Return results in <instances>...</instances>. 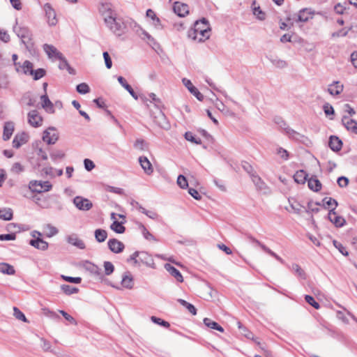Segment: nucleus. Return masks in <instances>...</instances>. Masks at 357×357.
Returning a JSON list of instances; mask_svg holds the SVG:
<instances>
[{"label":"nucleus","instance_id":"ea45409f","mask_svg":"<svg viewBox=\"0 0 357 357\" xmlns=\"http://www.w3.org/2000/svg\"><path fill=\"white\" fill-rule=\"evenodd\" d=\"M177 301L181 305L185 307L189 311V312H190L192 315H196L197 314V309H196V307L192 304L187 302L186 301H185V300H183L182 298H178L177 300Z\"/></svg>","mask_w":357,"mask_h":357},{"label":"nucleus","instance_id":"052dcab7","mask_svg":"<svg viewBox=\"0 0 357 357\" xmlns=\"http://www.w3.org/2000/svg\"><path fill=\"white\" fill-rule=\"evenodd\" d=\"M177 184L182 189H185L186 188L188 187V181H187L186 178H185V176H184L182 174H180L178 176V178H177Z\"/></svg>","mask_w":357,"mask_h":357},{"label":"nucleus","instance_id":"37998d69","mask_svg":"<svg viewBox=\"0 0 357 357\" xmlns=\"http://www.w3.org/2000/svg\"><path fill=\"white\" fill-rule=\"evenodd\" d=\"M46 74V70L44 68H38L37 70H31L30 75L33 76L34 80H38L43 77Z\"/></svg>","mask_w":357,"mask_h":357},{"label":"nucleus","instance_id":"338daca9","mask_svg":"<svg viewBox=\"0 0 357 357\" xmlns=\"http://www.w3.org/2000/svg\"><path fill=\"white\" fill-rule=\"evenodd\" d=\"M253 14L260 20H264L266 17L265 13L260 9L259 6L253 8Z\"/></svg>","mask_w":357,"mask_h":357},{"label":"nucleus","instance_id":"bb28decb","mask_svg":"<svg viewBox=\"0 0 357 357\" xmlns=\"http://www.w3.org/2000/svg\"><path fill=\"white\" fill-rule=\"evenodd\" d=\"M165 268L169 273L172 276L174 277L178 282H182L183 281V278L181 272L174 266L170 264H166L165 265Z\"/></svg>","mask_w":357,"mask_h":357},{"label":"nucleus","instance_id":"3c124183","mask_svg":"<svg viewBox=\"0 0 357 357\" xmlns=\"http://www.w3.org/2000/svg\"><path fill=\"white\" fill-rule=\"evenodd\" d=\"M64 156V153L61 150L53 151L50 153V158L54 162L63 158Z\"/></svg>","mask_w":357,"mask_h":357},{"label":"nucleus","instance_id":"a19ab883","mask_svg":"<svg viewBox=\"0 0 357 357\" xmlns=\"http://www.w3.org/2000/svg\"><path fill=\"white\" fill-rule=\"evenodd\" d=\"M323 202V206L326 209H328L331 206H333V208H336V207L338 206V202L336 199L331 198V197H325L322 200Z\"/></svg>","mask_w":357,"mask_h":357},{"label":"nucleus","instance_id":"7ed1b4c3","mask_svg":"<svg viewBox=\"0 0 357 357\" xmlns=\"http://www.w3.org/2000/svg\"><path fill=\"white\" fill-rule=\"evenodd\" d=\"M194 29L199 35L198 42H204L210 37L211 28L208 21L203 17L194 24Z\"/></svg>","mask_w":357,"mask_h":357},{"label":"nucleus","instance_id":"cd10ccee","mask_svg":"<svg viewBox=\"0 0 357 357\" xmlns=\"http://www.w3.org/2000/svg\"><path fill=\"white\" fill-rule=\"evenodd\" d=\"M271 63L278 68H284L287 66V62L284 60L279 59L277 56L269 55L266 56Z\"/></svg>","mask_w":357,"mask_h":357},{"label":"nucleus","instance_id":"e2e57ef3","mask_svg":"<svg viewBox=\"0 0 357 357\" xmlns=\"http://www.w3.org/2000/svg\"><path fill=\"white\" fill-rule=\"evenodd\" d=\"M274 121L276 124H278L280 126V128H282L284 130L285 133L287 132V128H290L287 126L285 121H284L283 119L280 116L275 117Z\"/></svg>","mask_w":357,"mask_h":357},{"label":"nucleus","instance_id":"de8ad7c7","mask_svg":"<svg viewBox=\"0 0 357 357\" xmlns=\"http://www.w3.org/2000/svg\"><path fill=\"white\" fill-rule=\"evenodd\" d=\"M13 315L18 320L24 322H28L24 314L17 307H13Z\"/></svg>","mask_w":357,"mask_h":357},{"label":"nucleus","instance_id":"774afa93","mask_svg":"<svg viewBox=\"0 0 357 357\" xmlns=\"http://www.w3.org/2000/svg\"><path fill=\"white\" fill-rule=\"evenodd\" d=\"M59 313L70 323L77 325V321L75 319L74 317H73L71 315L68 314L66 311L60 310H59Z\"/></svg>","mask_w":357,"mask_h":357},{"label":"nucleus","instance_id":"1a4fd4ad","mask_svg":"<svg viewBox=\"0 0 357 357\" xmlns=\"http://www.w3.org/2000/svg\"><path fill=\"white\" fill-rule=\"evenodd\" d=\"M75 206L81 211H89L93 207V204L86 198L77 196L73 199Z\"/></svg>","mask_w":357,"mask_h":357},{"label":"nucleus","instance_id":"a211bd4d","mask_svg":"<svg viewBox=\"0 0 357 357\" xmlns=\"http://www.w3.org/2000/svg\"><path fill=\"white\" fill-rule=\"evenodd\" d=\"M342 123L347 130L351 131L354 134H357L356 121L349 119L347 116H344L342 119Z\"/></svg>","mask_w":357,"mask_h":357},{"label":"nucleus","instance_id":"5701e85b","mask_svg":"<svg viewBox=\"0 0 357 357\" xmlns=\"http://www.w3.org/2000/svg\"><path fill=\"white\" fill-rule=\"evenodd\" d=\"M155 122L164 130H169L170 128V124L161 109H160L159 114L155 117Z\"/></svg>","mask_w":357,"mask_h":357},{"label":"nucleus","instance_id":"a878e982","mask_svg":"<svg viewBox=\"0 0 357 357\" xmlns=\"http://www.w3.org/2000/svg\"><path fill=\"white\" fill-rule=\"evenodd\" d=\"M28 138V135L25 132L16 135L13 140V146L15 149H19L22 144L27 142Z\"/></svg>","mask_w":357,"mask_h":357},{"label":"nucleus","instance_id":"6e6552de","mask_svg":"<svg viewBox=\"0 0 357 357\" xmlns=\"http://www.w3.org/2000/svg\"><path fill=\"white\" fill-rule=\"evenodd\" d=\"M327 218L336 227H342L346 224L345 219L342 216L337 214L335 211V208H332L328 211Z\"/></svg>","mask_w":357,"mask_h":357},{"label":"nucleus","instance_id":"9b49d317","mask_svg":"<svg viewBox=\"0 0 357 357\" xmlns=\"http://www.w3.org/2000/svg\"><path fill=\"white\" fill-rule=\"evenodd\" d=\"M44 10L45 12V16L47 19V23L50 26H54L57 23L56 15L54 9L49 3H46L44 5Z\"/></svg>","mask_w":357,"mask_h":357},{"label":"nucleus","instance_id":"473e14b6","mask_svg":"<svg viewBox=\"0 0 357 357\" xmlns=\"http://www.w3.org/2000/svg\"><path fill=\"white\" fill-rule=\"evenodd\" d=\"M312 14L313 13L311 12L310 9L303 8L299 11L297 21L301 22H306L309 20V19L312 17Z\"/></svg>","mask_w":357,"mask_h":357},{"label":"nucleus","instance_id":"603ef678","mask_svg":"<svg viewBox=\"0 0 357 357\" xmlns=\"http://www.w3.org/2000/svg\"><path fill=\"white\" fill-rule=\"evenodd\" d=\"M333 245L342 253L344 256H348L349 252L347 250L346 248L340 242L336 240L333 241Z\"/></svg>","mask_w":357,"mask_h":357},{"label":"nucleus","instance_id":"4c0bfd02","mask_svg":"<svg viewBox=\"0 0 357 357\" xmlns=\"http://www.w3.org/2000/svg\"><path fill=\"white\" fill-rule=\"evenodd\" d=\"M0 272L10 275L15 273V268L13 266L3 262L0 263Z\"/></svg>","mask_w":357,"mask_h":357},{"label":"nucleus","instance_id":"79ce46f5","mask_svg":"<svg viewBox=\"0 0 357 357\" xmlns=\"http://www.w3.org/2000/svg\"><path fill=\"white\" fill-rule=\"evenodd\" d=\"M22 101L29 107L36 105V100L31 96L30 92L25 93L22 98Z\"/></svg>","mask_w":357,"mask_h":357},{"label":"nucleus","instance_id":"7c9ffc66","mask_svg":"<svg viewBox=\"0 0 357 357\" xmlns=\"http://www.w3.org/2000/svg\"><path fill=\"white\" fill-rule=\"evenodd\" d=\"M57 60H59V68L60 70L66 69L70 75H74L76 74V70L70 66L69 63L68 62L67 59L64 57L63 55H62L61 59H58Z\"/></svg>","mask_w":357,"mask_h":357},{"label":"nucleus","instance_id":"f8f14e48","mask_svg":"<svg viewBox=\"0 0 357 357\" xmlns=\"http://www.w3.org/2000/svg\"><path fill=\"white\" fill-rule=\"evenodd\" d=\"M43 48L49 59L53 60L62 58L63 54L60 52L54 45L44 44Z\"/></svg>","mask_w":357,"mask_h":357},{"label":"nucleus","instance_id":"412c9836","mask_svg":"<svg viewBox=\"0 0 357 357\" xmlns=\"http://www.w3.org/2000/svg\"><path fill=\"white\" fill-rule=\"evenodd\" d=\"M121 284L122 287L128 289L133 288L134 279L130 271H126L123 274Z\"/></svg>","mask_w":357,"mask_h":357},{"label":"nucleus","instance_id":"49530a36","mask_svg":"<svg viewBox=\"0 0 357 357\" xmlns=\"http://www.w3.org/2000/svg\"><path fill=\"white\" fill-rule=\"evenodd\" d=\"M139 228L142 229V234L146 240H149V241L152 240L154 241H157L156 238H155V236L148 231V229L146 228V227L143 224H142V223L140 224Z\"/></svg>","mask_w":357,"mask_h":357},{"label":"nucleus","instance_id":"39448f33","mask_svg":"<svg viewBox=\"0 0 357 357\" xmlns=\"http://www.w3.org/2000/svg\"><path fill=\"white\" fill-rule=\"evenodd\" d=\"M83 268L91 274L97 276L102 282H105L107 284H109V281L107 279L105 278L101 268H99L97 265L89 261H86L83 264Z\"/></svg>","mask_w":357,"mask_h":357},{"label":"nucleus","instance_id":"4d7b16f0","mask_svg":"<svg viewBox=\"0 0 357 357\" xmlns=\"http://www.w3.org/2000/svg\"><path fill=\"white\" fill-rule=\"evenodd\" d=\"M103 266L105 275H110L114 271V266L110 261H105Z\"/></svg>","mask_w":357,"mask_h":357},{"label":"nucleus","instance_id":"5fc2aeb1","mask_svg":"<svg viewBox=\"0 0 357 357\" xmlns=\"http://www.w3.org/2000/svg\"><path fill=\"white\" fill-rule=\"evenodd\" d=\"M21 68L23 69L24 74L30 75V71L33 70V64L31 61L26 60L22 65Z\"/></svg>","mask_w":357,"mask_h":357},{"label":"nucleus","instance_id":"8fccbe9b","mask_svg":"<svg viewBox=\"0 0 357 357\" xmlns=\"http://www.w3.org/2000/svg\"><path fill=\"white\" fill-rule=\"evenodd\" d=\"M185 138L186 140L190 141L194 144H201L202 140L199 138H197L192 132H186L185 133Z\"/></svg>","mask_w":357,"mask_h":357},{"label":"nucleus","instance_id":"09e8293b","mask_svg":"<svg viewBox=\"0 0 357 357\" xmlns=\"http://www.w3.org/2000/svg\"><path fill=\"white\" fill-rule=\"evenodd\" d=\"M134 148L138 150L144 151L147 149L148 144L142 139H137L134 143Z\"/></svg>","mask_w":357,"mask_h":357},{"label":"nucleus","instance_id":"58836bf2","mask_svg":"<svg viewBox=\"0 0 357 357\" xmlns=\"http://www.w3.org/2000/svg\"><path fill=\"white\" fill-rule=\"evenodd\" d=\"M61 291L68 296L77 294L79 292V289L75 287H72L68 284H61Z\"/></svg>","mask_w":357,"mask_h":357},{"label":"nucleus","instance_id":"a18cd8bd","mask_svg":"<svg viewBox=\"0 0 357 357\" xmlns=\"http://www.w3.org/2000/svg\"><path fill=\"white\" fill-rule=\"evenodd\" d=\"M13 213L11 208L0 210V219L3 220H10L13 219Z\"/></svg>","mask_w":357,"mask_h":357},{"label":"nucleus","instance_id":"f704fd0d","mask_svg":"<svg viewBox=\"0 0 357 357\" xmlns=\"http://www.w3.org/2000/svg\"><path fill=\"white\" fill-rule=\"evenodd\" d=\"M308 174L304 170H299L294 175V179L298 184H304L307 179Z\"/></svg>","mask_w":357,"mask_h":357},{"label":"nucleus","instance_id":"bf43d9fd","mask_svg":"<svg viewBox=\"0 0 357 357\" xmlns=\"http://www.w3.org/2000/svg\"><path fill=\"white\" fill-rule=\"evenodd\" d=\"M305 301L309 304L311 306H312L314 308L318 310L320 308V305L319 304L318 302H317L314 297L310 296V295H305Z\"/></svg>","mask_w":357,"mask_h":357},{"label":"nucleus","instance_id":"20e7f679","mask_svg":"<svg viewBox=\"0 0 357 357\" xmlns=\"http://www.w3.org/2000/svg\"><path fill=\"white\" fill-rule=\"evenodd\" d=\"M29 188L33 192L42 193L50 191L52 188V185L47 181H31Z\"/></svg>","mask_w":357,"mask_h":357},{"label":"nucleus","instance_id":"0e129e2a","mask_svg":"<svg viewBox=\"0 0 357 357\" xmlns=\"http://www.w3.org/2000/svg\"><path fill=\"white\" fill-rule=\"evenodd\" d=\"M61 278L68 282L74 284H79L82 282V278L80 277H71L62 275Z\"/></svg>","mask_w":357,"mask_h":357},{"label":"nucleus","instance_id":"6e6d98bb","mask_svg":"<svg viewBox=\"0 0 357 357\" xmlns=\"http://www.w3.org/2000/svg\"><path fill=\"white\" fill-rule=\"evenodd\" d=\"M76 90L80 94H86L90 91V88L87 84L81 83L77 85Z\"/></svg>","mask_w":357,"mask_h":357},{"label":"nucleus","instance_id":"4468645a","mask_svg":"<svg viewBox=\"0 0 357 357\" xmlns=\"http://www.w3.org/2000/svg\"><path fill=\"white\" fill-rule=\"evenodd\" d=\"M109 249L114 253L119 254L123 251L124 244L116 238L109 239L107 242Z\"/></svg>","mask_w":357,"mask_h":357},{"label":"nucleus","instance_id":"393cba45","mask_svg":"<svg viewBox=\"0 0 357 357\" xmlns=\"http://www.w3.org/2000/svg\"><path fill=\"white\" fill-rule=\"evenodd\" d=\"M29 244L40 250H46L48 248V243L45 241L43 238L39 236L36 238L31 239L29 241Z\"/></svg>","mask_w":357,"mask_h":357},{"label":"nucleus","instance_id":"b1692460","mask_svg":"<svg viewBox=\"0 0 357 357\" xmlns=\"http://www.w3.org/2000/svg\"><path fill=\"white\" fill-rule=\"evenodd\" d=\"M139 162L146 174L150 175L153 173L152 165L146 156H140L139 158Z\"/></svg>","mask_w":357,"mask_h":357},{"label":"nucleus","instance_id":"69168bd1","mask_svg":"<svg viewBox=\"0 0 357 357\" xmlns=\"http://www.w3.org/2000/svg\"><path fill=\"white\" fill-rule=\"evenodd\" d=\"M262 250L266 252V253L269 254L270 255H271L272 257H273L274 258H275L278 261H280V263L282 264H284V260L280 257L278 256L276 253H275L274 252H273L271 250H270L268 247H266V245H263L262 246Z\"/></svg>","mask_w":357,"mask_h":357},{"label":"nucleus","instance_id":"13d9d810","mask_svg":"<svg viewBox=\"0 0 357 357\" xmlns=\"http://www.w3.org/2000/svg\"><path fill=\"white\" fill-rule=\"evenodd\" d=\"M292 270L295 272V273L300 277L301 279L305 280V271L301 268V266L296 264H294L292 265Z\"/></svg>","mask_w":357,"mask_h":357},{"label":"nucleus","instance_id":"680f3d73","mask_svg":"<svg viewBox=\"0 0 357 357\" xmlns=\"http://www.w3.org/2000/svg\"><path fill=\"white\" fill-rule=\"evenodd\" d=\"M151 321L154 323V324H158L160 326H162L163 327H165V328H169L170 326V324L169 322L160 319V318H158L157 317H155V316H152L151 317Z\"/></svg>","mask_w":357,"mask_h":357},{"label":"nucleus","instance_id":"dca6fc26","mask_svg":"<svg viewBox=\"0 0 357 357\" xmlns=\"http://www.w3.org/2000/svg\"><path fill=\"white\" fill-rule=\"evenodd\" d=\"M139 254L138 264L139 266L141 265V264H144L148 267L153 268L154 266V260L150 255L144 251H139Z\"/></svg>","mask_w":357,"mask_h":357},{"label":"nucleus","instance_id":"423d86ee","mask_svg":"<svg viewBox=\"0 0 357 357\" xmlns=\"http://www.w3.org/2000/svg\"><path fill=\"white\" fill-rule=\"evenodd\" d=\"M59 139V134L54 127H49L43 134V140L47 144H54Z\"/></svg>","mask_w":357,"mask_h":357},{"label":"nucleus","instance_id":"0eeeda50","mask_svg":"<svg viewBox=\"0 0 357 357\" xmlns=\"http://www.w3.org/2000/svg\"><path fill=\"white\" fill-rule=\"evenodd\" d=\"M132 23L134 24V31L142 38V39H146L148 40V43L153 48H154V46L158 45L155 39L148 32L141 28L135 22H133Z\"/></svg>","mask_w":357,"mask_h":357},{"label":"nucleus","instance_id":"ddd939ff","mask_svg":"<svg viewBox=\"0 0 357 357\" xmlns=\"http://www.w3.org/2000/svg\"><path fill=\"white\" fill-rule=\"evenodd\" d=\"M28 122L34 128H38L42 125L43 118L39 115L38 112L36 109L31 110L28 113Z\"/></svg>","mask_w":357,"mask_h":357},{"label":"nucleus","instance_id":"72a5a7b5","mask_svg":"<svg viewBox=\"0 0 357 357\" xmlns=\"http://www.w3.org/2000/svg\"><path fill=\"white\" fill-rule=\"evenodd\" d=\"M307 184L309 188L314 192H319L321 189V183L315 176L307 180Z\"/></svg>","mask_w":357,"mask_h":357},{"label":"nucleus","instance_id":"c756f323","mask_svg":"<svg viewBox=\"0 0 357 357\" xmlns=\"http://www.w3.org/2000/svg\"><path fill=\"white\" fill-rule=\"evenodd\" d=\"M14 131V123L11 121L6 122L3 126V139L8 140Z\"/></svg>","mask_w":357,"mask_h":357},{"label":"nucleus","instance_id":"aec40b11","mask_svg":"<svg viewBox=\"0 0 357 357\" xmlns=\"http://www.w3.org/2000/svg\"><path fill=\"white\" fill-rule=\"evenodd\" d=\"M66 241L69 244L75 246L79 249L84 250L86 248L84 242L82 239L79 238L77 235L75 234L69 235L67 237Z\"/></svg>","mask_w":357,"mask_h":357},{"label":"nucleus","instance_id":"f3484780","mask_svg":"<svg viewBox=\"0 0 357 357\" xmlns=\"http://www.w3.org/2000/svg\"><path fill=\"white\" fill-rule=\"evenodd\" d=\"M342 141L335 135H331L328 140V146L334 152H338L342 149Z\"/></svg>","mask_w":357,"mask_h":357},{"label":"nucleus","instance_id":"e433bc0d","mask_svg":"<svg viewBox=\"0 0 357 357\" xmlns=\"http://www.w3.org/2000/svg\"><path fill=\"white\" fill-rule=\"evenodd\" d=\"M95 238L98 243L104 242L107 238V232L103 229H97L94 231Z\"/></svg>","mask_w":357,"mask_h":357},{"label":"nucleus","instance_id":"c9c22d12","mask_svg":"<svg viewBox=\"0 0 357 357\" xmlns=\"http://www.w3.org/2000/svg\"><path fill=\"white\" fill-rule=\"evenodd\" d=\"M110 229L117 234H123L126 231V227L123 226V222L114 220L110 225Z\"/></svg>","mask_w":357,"mask_h":357},{"label":"nucleus","instance_id":"9d476101","mask_svg":"<svg viewBox=\"0 0 357 357\" xmlns=\"http://www.w3.org/2000/svg\"><path fill=\"white\" fill-rule=\"evenodd\" d=\"M291 139L301 142L304 144H307L310 142V139L307 137L302 135L292 128H287V132L285 133Z\"/></svg>","mask_w":357,"mask_h":357},{"label":"nucleus","instance_id":"4be33fe9","mask_svg":"<svg viewBox=\"0 0 357 357\" xmlns=\"http://www.w3.org/2000/svg\"><path fill=\"white\" fill-rule=\"evenodd\" d=\"M237 324L238 328L241 330L242 335H243L246 338L253 340L257 345L259 346L260 349L264 350V348L261 344L257 341V338L255 339L254 337V335L252 332L249 331L241 322L238 321Z\"/></svg>","mask_w":357,"mask_h":357},{"label":"nucleus","instance_id":"6ab92c4d","mask_svg":"<svg viewBox=\"0 0 357 357\" xmlns=\"http://www.w3.org/2000/svg\"><path fill=\"white\" fill-rule=\"evenodd\" d=\"M174 12L179 17H185L188 14V6L185 3L175 2L173 6Z\"/></svg>","mask_w":357,"mask_h":357},{"label":"nucleus","instance_id":"f257e3e1","mask_svg":"<svg viewBox=\"0 0 357 357\" xmlns=\"http://www.w3.org/2000/svg\"><path fill=\"white\" fill-rule=\"evenodd\" d=\"M100 12L104 16L107 26L116 36H121L126 32V26L120 18L116 17L114 11L109 3H102Z\"/></svg>","mask_w":357,"mask_h":357},{"label":"nucleus","instance_id":"c03bdc74","mask_svg":"<svg viewBox=\"0 0 357 357\" xmlns=\"http://www.w3.org/2000/svg\"><path fill=\"white\" fill-rule=\"evenodd\" d=\"M252 181L255 183L256 188L259 190H262L266 188V183L261 180V178L258 176L257 175H255L253 177H252Z\"/></svg>","mask_w":357,"mask_h":357},{"label":"nucleus","instance_id":"f03ea898","mask_svg":"<svg viewBox=\"0 0 357 357\" xmlns=\"http://www.w3.org/2000/svg\"><path fill=\"white\" fill-rule=\"evenodd\" d=\"M13 31L21 39L22 43L29 51L33 48L34 43L32 39V33L27 26H17V22L16 21L15 25L13 26Z\"/></svg>","mask_w":357,"mask_h":357},{"label":"nucleus","instance_id":"c85d7f7f","mask_svg":"<svg viewBox=\"0 0 357 357\" xmlns=\"http://www.w3.org/2000/svg\"><path fill=\"white\" fill-rule=\"evenodd\" d=\"M343 88V85L341 84L340 82L337 81L328 86V91L332 96H337L342 92Z\"/></svg>","mask_w":357,"mask_h":357},{"label":"nucleus","instance_id":"864d4df0","mask_svg":"<svg viewBox=\"0 0 357 357\" xmlns=\"http://www.w3.org/2000/svg\"><path fill=\"white\" fill-rule=\"evenodd\" d=\"M242 167L251 177L255 175V172L249 162L245 161L242 162Z\"/></svg>","mask_w":357,"mask_h":357},{"label":"nucleus","instance_id":"2eb2a0df","mask_svg":"<svg viewBox=\"0 0 357 357\" xmlns=\"http://www.w3.org/2000/svg\"><path fill=\"white\" fill-rule=\"evenodd\" d=\"M183 84L187 87L188 91L193 94L197 100L202 101L204 100V96L202 94L199 90L192 84L190 79L186 78H183L182 80Z\"/></svg>","mask_w":357,"mask_h":357},{"label":"nucleus","instance_id":"2f4dec72","mask_svg":"<svg viewBox=\"0 0 357 357\" xmlns=\"http://www.w3.org/2000/svg\"><path fill=\"white\" fill-rule=\"evenodd\" d=\"M40 100L42 101V107L48 112L50 113H54V109L53 103L50 101L49 99L47 93H45L44 95H42L40 96Z\"/></svg>","mask_w":357,"mask_h":357}]
</instances>
